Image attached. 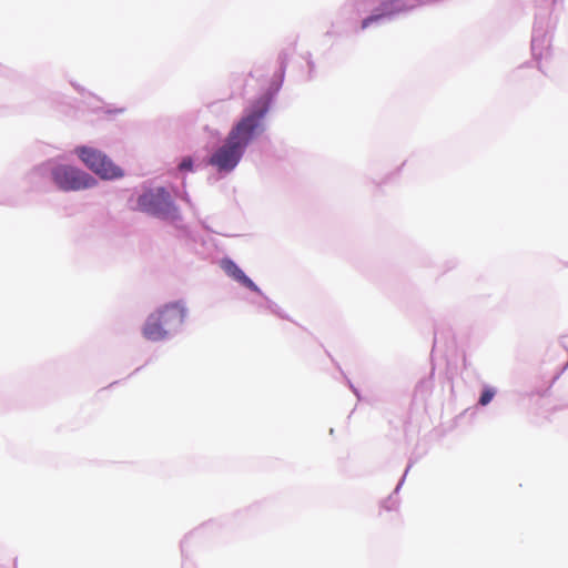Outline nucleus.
Instances as JSON below:
<instances>
[{"instance_id":"obj_1","label":"nucleus","mask_w":568,"mask_h":568,"mask_svg":"<svg viewBox=\"0 0 568 568\" xmlns=\"http://www.w3.org/2000/svg\"><path fill=\"white\" fill-rule=\"evenodd\" d=\"M268 111V101L258 100L251 110L233 126L227 140L244 152L251 141L263 131V119Z\"/></svg>"},{"instance_id":"obj_2","label":"nucleus","mask_w":568,"mask_h":568,"mask_svg":"<svg viewBox=\"0 0 568 568\" xmlns=\"http://www.w3.org/2000/svg\"><path fill=\"white\" fill-rule=\"evenodd\" d=\"M185 317V310L179 303H171L151 314L143 327V336L153 342L162 341L169 331L181 325Z\"/></svg>"},{"instance_id":"obj_3","label":"nucleus","mask_w":568,"mask_h":568,"mask_svg":"<svg viewBox=\"0 0 568 568\" xmlns=\"http://www.w3.org/2000/svg\"><path fill=\"white\" fill-rule=\"evenodd\" d=\"M75 153L91 171L102 179H116L123 175L122 170L99 150L79 146L75 149Z\"/></svg>"},{"instance_id":"obj_4","label":"nucleus","mask_w":568,"mask_h":568,"mask_svg":"<svg viewBox=\"0 0 568 568\" xmlns=\"http://www.w3.org/2000/svg\"><path fill=\"white\" fill-rule=\"evenodd\" d=\"M52 179L62 191H79L94 185L95 181L85 172L69 165H58L52 170Z\"/></svg>"},{"instance_id":"obj_5","label":"nucleus","mask_w":568,"mask_h":568,"mask_svg":"<svg viewBox=\"0 0 568 568\" xmlns=\"http://www.w3.org/2000/svg\"><path fill=\"white\" fill-rule=\"evenodd\" d=\"M139 210L155 215L165 217L174 210L170 200V195L163 189L155 192L150 191L140 195L138 200Z\"/></svg>"},{"instance_id":"obj_6","label":"nucleus","mask_w":568,"mask_h":568,"mask_svg":"<svg viewBox=\"0 0 568 568\" xmlns=\"http://www.w3.org/2000/svg\"><path fill=\"white\" fill-rule=\"evenodd\" d=\"M243 153L242 150L226 139L225 143L212 154L209 164L215 166L220 172H230L237 165Z\"/></svg>"},{"instance_id":"obj_7","label":"nucleus","mask_w":568,"mask_h":568,"mask_svg":"<svg viewBox=\"0 0 568 568\" xmlns=\"http://www.w3.org/2000/svg\"><path fill=\"white\" fill-rule=\"evenodd\" d=\"M407 10V7L404 4L402 0H386L381 3L377 8V12L367 17L362 22V29H366L371 23L378 21L385 17L393 16L395 13H399Z\"/></svg>"},{"instance_id":"obj_8","label":"nucleus","mask_w":568,"mask_h":568,"mask_svg":"<svg viewBox=\"0 0 568 568\" xmlns=\"http://www.w3.org/2000/svg\"><path fill=\"white\" fill-rule=\"evenodd\" d=\"M221 266L229 276L233 277L235 281L240 282L245 287L250 288L253 292H260L258 287L254 284V282L251 278H248L232 260H223Z\"/></svg>"},{"instance_id":"obj_9","label":"nucleus","mask_w":568,"mask_h":568,"mask_svg":"<svg viewBox=\"0 0 568 568\" xmlns=\"http://www.w3.org/2000/svg\"><path fill=\"white\" fill-rule=\"evenodd\" d=\"M494 396H495V390L493 388H489V387L485 388L479 397V404L481 406L488 405L491 402V399L494 398Z\"/></svg>"},{"instance_id":"obj_10","label":"nucleus","mask_w":568,"mask_h":568,"mask_svg":"<svg viewBox=\"0 0 568 568\" xmlns=\"http://www.w3.org/2000/svg\"><path fill=\"white\" fill-rule=\"evenodd\" d=\"M193 168V162L191 158H184L179 165L181 171H191Z\"/></svg>"}]
</instances>
